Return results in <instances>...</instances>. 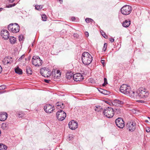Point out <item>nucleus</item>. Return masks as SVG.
I'll return each instance as SVG.
<instances>
[{
	"label": "nucleus",
	"instance_id": "nucleus-47",
	"mask_svg": "<svg viewBox=\"0 0 150 150\" xmlns=\"http://www.w3.org/2000/svg\"><path fill=\"white\" fill-rule=\"evenodd\" d=\"M4 87L3 86H0V90L4 89L5 88H4Z\"/></svg>",
	"mask_w": 150,
	"mask_h": 150
},
{
	"label": "nucleus",
	"instance_id": "nucleus-16",
	"mask_svg": "<svg viewBox=\"0 0 150 150\" xmlns=\"http://www.w3.org/2000/svg\"><path fill=\"white\" fill-rule=\"evenodd\" d=\"M1 35L3 38H4V37L10 38L9 32L6 30H2L1 31Z\"/></svg>",
	"mask_w": 150,
	"mask_h": 150
},
{
	"label": "nucleus",
	"instance_id": "nucleus-6",
	"mask_svg": "<svg viewBox=\"0 0 150 150\" xmlns=\"http://www.w3.org/2000/svg\"><path fill=\"white\" fill-rule=\"evenodd\" d=\"M132 11V8L129 5H125L121 9V12L123 15H128Z\"/></svg>",
	"mask_w": 150,
	"mask_h": 150
},
{
	"label": "nucleus",
	"instance_id": "nucleus-18",
	"mask_svg": "<svg viewBox=\"0 0 150 150\" xmlns=\"http://www.w3.org/2000/svg\"><path fill=\"white\" fill-rule=\"evenodd\" d=\"M130 24V21L129 20H125L122 23V26L125 27L127 28Z\"/></svg>",
	"mask_w": 150,
	"mask_h": 150
},
{
	"label": "nucleus",
	"instance_id": "nucleus-42",
	"mask_svg": "<svg viewBox=\"0 0 150 150\" xmlns=\"http://www.w3.org/2000/svg\"><path fill=\"white\" fill-rule=\"evenodd\" d=\"M44 81L47 83H49V82L50 81V80H48L46 79H45L44 80Z\"/></svg>",
	"mask_w": 150,
	"mask_h": 150
},
{
	"label": "nucleus",
	"instance_id": "nucleus-41",
	"mask_svg": "<svg viewBox=\"0 0 150 150\" xmlns=\"http://www.w3.org/2000/svg\"><path fill=\"white\" fill-rule=\"evenodd\" d=\"M109 40L111 42H113L114 41V38H109Z\"/></svg>",
	"mask_w": 150,
	"mask_h": 150
},
{
	"label": "nucleus",
	"instance_id": "nucleus-21",
	"mask_svg": "<svg viewBox=\"0 0 150 150\" xmlns=\"http://www.w3.org/2000/svg\"><path fill=\"white\" fill-rule=\"evenodd\" d=\"M26 72L28 74L31 75L32 74V69L29 66L27 67L26 69Z\"/></svg>",
	"mask_w": 150,
	"mask_h": 150
},
{
	"label": "nucleus",
	"instance_id": "nucleus-46",
	"mask_svg": "<svg viewBox=\"0 0 150 150\" xmlns=\"http://www.w3.org/2000/svg\"><path fill=\"white\" fill-rule=\"evenodd\" d=\"M57 108L58 109H59V108H60V106H62V105L60 104V105H59V104H57Z\"/></svg>",
	"mask_w": 150,
	"mask_h": 150
},
{
	"label": "nucleus",
	"instance_id": "nucleus-38",
	"mask_svg": "<svg viewBox=\"0 0 150 150\" xmlns=\"http://www.w3.org/2000/svg\"><path fill=\"white\" fill-rule=\"evenodd\" d=\"M25 57V55L24 54L22 55L19 59L18 60L20 61L21 59H22L23 58H24Z\"/></svg>",
	"mask_w": 150,
	"mask_h": 150
},
{
	"label": "nucleus",
	"instance_id": "nucleus-11",
	"mask_svg": "<svg viewBox=\"0 0 150 150\" xmlns=\"http://www.w3.org/2000/svg\"><path fill=\"white\" fill-rule=\"evenodd\" d=\"M44 109L45 112L47 113L52 112L54 110L53 106L50 104H47L44 107Z\"/></svg>",
	"mask_w": 150,
	"mask_h": 150
},
{
	"label": "nucleus",
	"instance_id": "nucleus-56",
	"mask_svg": "<svg viewBox=\"0 0 150 150\" xmlns=\"http://www.w3.org/2000/svg\"><path fill=\"white\" fill-rule=\"evenodd\" d=\"M2 8H0V11H1L2 10Z\"/></svg>",
	"mask_w": 150,
	"mask_h": 150
},
{
	"label": "nucleus",
	"instance_id": "nucleus-36",
	"mask_svg": "<svg viewBox=\"0 0 150 150\" xmlns=\"http://www.w3.org/2000/svg\"><path fill=\"white\" fill-rule=\"evenodd\" d=\"M101 62L102 63V64H103V67L105 66V61L104 60H101Z\"/></svg>",
	"mask_w": 150,
	"mask_h": 150
},
{
	"label": "nucleus",
	"instance_id": "nucleus-19",
	"mask_svg": "<svg viewBox=\"0 0 150 150\" xmlns=\"http://www.w3.org/2000/svg\"><path fill=\"white\" fill-rule=\"evenodd\" d=\"M73 74L71 72H67L66 74V77L68 79H70L72 77L73 78Z\"/></svg>",
	"mask_w": 150,
	"mask_h": 150
},
{
	"label": "nucleus",
	"instance_id": "nucleus-44",
	"mask_svg": "<svg viewBox=\"0 0 150 150\" xmlns=\"http://www.w3.org/2000/svg\"><path fill=\"white\" fill-rule=\"evenodd\" d=\"M98 90L100 92L102 93H103V91L101 90H103V89H102V88H100L99 89H98Z\"/></svg>",
	"mask_w": 150,
	"mask_h": 150
},
{
	"label": "nucleus",
	"instance_id": "nucleus-10",
	"mask_svg": "<svg viewBox=\"0 0 150 150\" xmlns=\"http://www.w3.org/2000/svg\"><path fill=\"white\" fill-rule=\"evenodd\" d=\"M116 125L120 128H123L125 126V122L122 119L118 118L115 120Z\"/></svg>",
	"mask_w": 150,
	"mask_h": 150
},
{
	"label": "nucleus",
	"instance_id": "nucleus-14",
	"mask_svg": "<svg viewBox=\"0 0 150 150\" xmlns=\"http://www.w3.org/2000/svg\"><path fill=\"white\" fill-rule=\"evenodd\" d=\"M13 62L12 59L11 57H6L3 61V62L4 65L8 64H11Z\"/></svg>",
	"mask_w": 150,
	"mask_h": 150
},
{
	"label": "nucleus",
	"instance_id": "nucleus-12",
	"mask_svg": "<svg viewBox=\"0 0 150 150\" xmlns=\"http://www.w3.org/2000/svg\"><path fill=\"white\" fill-rule=\"evenodd\" d=\"M68 125L69 127L72 130L75 129L78 126V123L73 120L69 122Z\"/></svg>",
	"mask_w": 150,
	"mask_h": 150
},
{
	"label": "nucleus",
	"instance_id": "nucleus-29",
	"mask_svg": "<svg viewBox=\"0 0 150 150\" xmlns=\"http://www.w3.org/2000/svg\"><path fill=\"white\" fill-rule=\"evenodd\" d=\"M103 91V94L105 95H109L110 93V92L109 91H108L107 90H105L103 89V90H102Z\"/></svg>",
	"mask_w": 150,
	"mask_h": 150
},
{
	"label": "nucleus",
	"instance_id": "nucleus-60",
	"mask_svg": "<svg viewBox=\"0 0 150 150\" xmlns=\"http://www.w3.org/2000/svg\"><path fill=\"white\" fill-rule=\"evenodd\" d=\"M59 1H62V0H59Z\"/></svg>",
	"mask_w": 150,
	"mask_h": 150
},
{
	"label": "nucleus",
	"instance_id": "nucleus-3",
	"mask_svg": "<svg viewBox=\"0 0 150 150\" xmlns=\"http://www.w3.org/2000/svg\"><path fill=\"white\" fill-rule=\"evenodd\" d=\"M82 63L85 65H88L92 62V57L88 52H83L82 55Z\"/></svg>",
	"mask_w": 150,
	"mask_h": 150
},
{
	"label": "nucleus",
	"instance_id": "nucleus-26",
	"mask_svg": "<svg viewBox=\"0 0 150 150\" xmlns=\"http://www.w3.org/2000/svg\"><path fill=\"white\" fill-rule=\"evenodd\" d=\"M8 125L5 123H3L1 125V128L3 129H6L8 127Z\"/></svg>",
	"mask_w": 150,
	"mask_h": 150
},
{
	"label": "nucleus",
	"instance_id": "nucleus-35",
	"mask_svg": "<svg viewBox=\"0 0 150 150\" xmlns=\"http://www.w3.org/2000/svg\"><path fill=\"white\" fill-rule=\"evenodd\" d=\"M101 35L103 36V38H105V36H107L105 35V33L103 32V31H102L100 32Z\"/></svg>",
	"mask_w": 150,
	"mask_h": 150
},
{
	"label": "nucleus",
	"instance_id": "nucleus-57",
	"mask_svg": "<svg viewBox=\"0 0 150 150\" xmlns=\"http://www.w3.org/2000/svg\"><path fill=\"white\" fill-rule=\"evenodd\" d=\"M145 121L147 122H148V121L147 120H146Z\"/></svg>",
	"mask_w": 150,
	"mask_h": 150
},
{
	"label": "nucleus",
	"instance_id": "nucleus-28",
	"mask_svg": "<svg viewBox=\"0 0 150 150\" xmlns=\"http://www.w3.org/2000/svg\"><path fill=\"white\" fill-rule=\"evenodd\" d=\"M85 21L87 23H89L90 22H94V23L95 22L92 19L87 18L85 19Z\"/></svg>",
	"mask_w": 150,
	"mask_h": 150
},
{
	"label": "nucleus",
	"instance_id": "nucleus-15",
	"mask_svg": "<svg viewBox=\"0 0 150 150\" xmlns=\"http://www.w3.org/2000/svg\"><path fill=\"white\" fill-rule=\"evenodd\" d=\"M8 117V114L6 112L0 113V121H5Z\"/></svg>",
	"mask_w": 150,
	"mask_h": 150
},
{
	"label": "nucleus",
	"instance_id": "nucleus-43",
	"mask_svg": "<svg viewBox=\"0 0 150 150\" xmlns=\"http://www.w3.org/2000/svg\"><path fill=\"white\" fill-rule=\"evenodd\" d=\"M85 34L86 37H88L89 36V34L88 32H86Z\"/></svg>",
	"mask_w": 150,
	"mask_h": 150
},
{
	"label": "nucleus",
	"instance_id": "nucleus-2",
	"mask_svg": "<svg viewBox=\"0 0 150 150\" xmlns=\"http://www.w3.org/2000/svg\"><path fill=\"white\" fill-rule=\"evenodd\" d=\"M149 95L148 91L145 88H140L135 93V97L137 98H145L148 96Z\"/></svg>",
	"mask_w": 150,
	"mask_h": 150
},
{
	"label": "nucleus",
	"instance_id": "nucleus-34",
	"mask_svg": "<svg viewBox=\"0 0 150 150\" xmlns=\"http://www.w3.org/2000/svg\"><path fill=\"white\" fill-rule=\"evenodd\" d=\"M59 104V105H60V104L62 105V106H60V108L62 109H63L64 108V105L62 103H58L57 104V105L58 104Z\"/></svg>",
	"mask_w": 150,
	"mask_h": 150
},
{
	"label": "nucleus",
	"instance_id": "nucleus-30",
	"mask_svg": "<svg viewBox=\"0 0 150 150\" xmlns=\"http://www.w3.org/2000/svg\"><path fill=\"white\" fill-rule=\"evenodd\" d=\"M102 107L100 106H96L95 109V110L97 111H99L101 109H102Z\"/></svg>",
	"mask_w": 150,
	"mask_h": 150
},
{
	"label": "nucleus",
	"instance_id": "nucleus-7",
	"mask_svg": "<svg viewBox=\"0 0 150 150\" xmlns=\"http://www.w3.org/2000/svg\"><path fill=\"white\" fill-rule=\"evenodd\" d=\"M42 61L38 56H33L32 59L33 64L35 66L39 67L42 65Z\"/></svg>",
	"mask_w": 150,
	"mask_h": 150
},
{
	"label": "nucleus",
	"instance_id": "nucleus-59",
	"mask_svg": "<svg viewBox=\"0 0 150 150\" xmlns=\"http://www.w3.org/2000/svg\"><path fill=\"white\" fill-rule=\"evenodd\" d=\"M148 118L150 119V117H148Z\"/></svg>",
	"mask_w": 150,
	"mask_h": 150
},
{
	"label": "nucleus",
	"instance_id": "nucleus-37",
	"mask_svg": "<svg viewBox=\"0 0 150 150\" xmlns=\"http://www.w3.org/2000/svg\"><path fill=\"white\" fill-rule=\"evenodd\" d=\"M73 36L75 38H78L79 36L78 34L77 33H74L73 35Z\"/></svg>",
	"mask_w": 150,
	"mask_h": 150
},
{
	"label": "nucleus",
	"instance_id": "nucleus-23",
	"mask_svg": "<svg viewBox=\"0 0 150 150\" xmlns=\"http://www.w3.org/2000/svg\"><path fill=\"white\" fill-rule=\"evenodd\" d=\"M15 72L16 73L19 74H22V70L18 67L15 69Z\"/></svg>",
	"mask_w": 150,
	"mask_h": 150
},
{
	"label": "nucleus",
	"instance_id": "nucleus-58",
	"mask_svg": "<svg viewBox=\"0 0 150 150\" xmlns=\"http://www.w3.org/2000/svg\"><path fill=\"white\" fill-rule=\"evenodd\" d=\"M10 38H15V37H14V36H11Z\"/></svg>",
	"mask_w": 150,
	"mask_h": 150
},
{
	"label": "nucleus",
	"instance_id": "nucleus-5",
	"mask_svg": "<svg viewBox=\"0 0 150 150\" xmlns=\"http://www.w3.org/2000/svg\"><path fill=\"white\" fill-rule=\"evenodd\" d=\"M114 110L111 107H108L105 109L103 112L104 115L108 118L112 117L114 115Z\"/></svg>",
	"mask_w": 150,
	"mask_h": 150
},
{
	"label": "nucleus",
	"instance_id": "nucleus-24",
	"mask_svg": "<svg viewBox=\"0 0 150 150\" xmlns=\"http://www.w3.org/2000/svg\"><path fill=\"white\" fill-rule=\"evenodd\" d=\"M56 74H58V75H57L56 76V74L54 76V77L57 79L59 78V77H60L61 75V73L60 72V71L59 70H57L56 73Z\"/></svg>",
	"mask_w": 150,
	"mask_h": 150
},
{
	"label": "nucleus",
	"instance_id": "nucleus-33",
	"mask_svg": "<svg viewBox=\"0 0 150 150\" xmlns=\"http://www.w3.org/2000/svg\"><path fill=\"white\" fill-rule=\"evenodd\" d=\"M16 5V4L15 3H14L13 4H9L8 5H7L6 6L8 8H10L15 6Z\"/></svg>",
	"mask_w": 150,
	"mask_h": 150
},
{
	"label": "nucleus",
	"instance_id": "nucleus-32",
	"mask_svg": "<svg viewBox=\"0 0 150 150\" xmlns=\"http://www.w3.org/2000/svg\"><path fill=\"white\" fill-rule=\"evenodd\" d=\"M42 18L43 21H45L47 20V16L45 15H43L42 16Z\"/></svg>",
	"mask_w": 150,
	"mask_h": 150
},
{
	"label": "nucleus",
	"instance_id": "nucleus-1",
	"mask_svg": "<svg viewBox=\"0 0 150 150\" xmlns=\"http://www.w3.org/2000/svg\"><path fill=\"white\" fill-rule=\"evenodd\" d=\"M120 91L123 93L131 98L135 97V92L132 91L130 87L127 84H122L120 88Z\"/></svg>",
	"mask_w": 150,
	"mask_h": 150
},
{
	"label": "nucleus",
	"instance_id": "nucleus-31",
	"mask_svg": "<svg viewBox=\"0 0 150 150\" xmlns=\"http://www.w3.org/2000/svg\"><path fill=\"white\" fill-rule=\"evenodd\" d=\"M107 47V43H104V44L103 47V48L102 50L104 52L105 51V50H106Z\"/></svg>",
	"mask_w": 150,
	"mask_h": 150
},
{
	"label": "nucleus",
	"instance_id": "nucleus-51",
	"mask_svg": "<svg viewBox=\"0 0 150 150\" xmlns=\"http://www.w3.org/2000/svg\"><path fill=\"white\" fill-rule=\"evenodd\" d=\"M107 84H106V83H104L103 84V86H105V85H106Z\"/></svg>",
	"mask_w": 150,
	"mask_h": 150
},
{
	"label": "nucleus",
	"instance_id": "nucleus-27",
	"mask_svg": "<svg viewBox=\"0 0 150 150\" xmlns=\"http://www.w3.org/2000/svg\"><path fill=\"white\" fill-rule=\"evenodd\" d=\"M43 7V6L42 5H35V8L38 11L41 10Z\"/></svg>",
	"mask_w": 150,
	"mask_h": 150
},
{
	"label": "nucleus",
	"instance_id": "nucleus-52",
	"mask_svg": "<svg viewBox=\"0 0 150 150\" xmlns=\"http://www.w3.org/2000/svg\"><path fill=\"white\" fill-rule=\"evenodd\" d=\"M139 101L140 102H141V103H143V102H144V101L141 100H139Z\"/></svg>",
	"mask_w": 150,
	"mask_h": 150
},
{
	"label": "nucleus",
	"instance_id": "nucleus-45",
	"mask_svg": "<svg viewBox=\"0 0 150 150\" xmlns=\"http://www.w3.org/2000/svg\"><path fill=\"white\" fill-rule=\"evenodd\" d=\"M71 19L73 21H74L76 19V18L74 17H72L71 18Z\"/></svg>",
	"mask_w": 150,
	"mask_h": 150
},
{
	"label": "nucleus",
	"instance_id": "nucleus-9",
	"mask_svg": "<svg viewBox=\"0 0 150 150\" xmlns=\"http://www.w3.org/2000/svg\"><path fill=\"white\" fill-rule=\"evenodd\" d=\"M66 116V113L62 110H59L56 113V117L57 119L59 121L64 120Z\"/></svg>",
	"mask_w": 150,
	"mask_h": 150
},
{
	"label": "nucleus",
	"instance_id": "nucleus-40",
	"mask_svg": "<svg viewBox=\"0 0 150 150\" xmlns=\"http://www.w3.org/2000/svg\"><path fill=\"white\" fill-rule=\"evenodd\" d=\"M104 83H106V84H107L108 83L107 82V79L106 78H105L104 79Z\"/></svg>",
	"mask_w": 150,
	"mask_h": 150
},
{
	"label": "nucleus",
	"instance_id": "nucleus-49",
	"mask_svg": "<svg viewBox=\"0 0 150 150\" xmlns=\"http://www.w3.org/2000/svg\"><path fill=\"white\" fill-rule=\"evenodd\" d=\"M2 71V68L1 66H0V73Z\"/></svg>",
	"mask_w": 150,
	"mask_h": 150
},
{
	"label": "nucleus",
	"instance_id": "nucleus-53",
	"mask_svg": "<svg viewBox=\"0 0 150 150\" xmlns=\"http://www.w3.org/2000/svg\"><path fill=\"white\" fill-rule=\"evenodd\" d=\"M24 38H19V40L20 41H21V40H22V39H23Z\"/></svg>",
	"mask_w": 150,
	"mask_h": 150
},
{
	"label": "nucleus",
	"instance_id": "nucleus-13",
	"mask_svg": "<svg viewBox=\"0 0 150 150\" xmlns=\"http://www.w3.org/2000/svg\"><path fill=\"white\" fill-rule=\"evenodd\" d=\"M73 79L76 81H82L83 79V76L80 74H74L73 76Z\"/></svg>",
	"mask_w": 150,
	"mask_h": 150
},
{
	"label": "nucleus",
	"instance_id": "nucleus-17",
	"mask_svg": "<svg viewBox=\"0 0 150 150\" xmlns=\"http://www.w3.org/2000/svg\"><path fill=\"white\" fill-rule=\"evenodd\" d=\"M123 101L118 99H115L113 102V104L116 106H119L123 103Z\"/></svg>",
	"mask_w": 150,
	"mask_h": 150
},
{
	"label": "nucleus",
	"instance_id": "nucleus-48",
	"mask_svg": "<svg viewBox=\"0 0 150 150\" xmlns=\"http://www.w3.org/2000/svg\"><path fill=\"white\" fill-rule=\"evenodd\" d=\"M18 38H23V36L22 35H19Z\"/></svg>",
	"mask_w": 150,
	"mask_h": 150
},
{
	"label": "nucleus",
	"instance_id": "nucleus-25",
	"mask_svg": "<svg viewBox=\"0 0 150 150\" xmlns=\"http://www.w3.org/2000/svg\"><path fill=\"white\" fill-rule=\"evenodd\" d=\"M10 41L12 44L15 43L16 41V38H9Z\"/></svg>",
	"mask_w": 150,
	"mask_h": 150
},
{
	"label": "nucleus",
	"instance_id": "nucleus-8",
	"mask_svg": "<svg viewBox=\"0 0 150 150\" xmlns=\"http://www.w3.org/2000/svg\"><path fill=\"white\" fill-rule=\"evenodd\" d=\"M136 122L133 121L132 120L130 122H128L127 125L126 127L129 131L131 132L134 131L136 127Z\"/></svg>",
	"mask_w": 150,
	"mask_h": 150
},
{
	"label": "nucleus",
	"instance_id": "nucleus-22",
	"mask_svg": "<svg viewBox=\"0 0 150 150\" xmlns=\"http://www.w3.org/2000/svg\"><path fill=\"white\" fill-rule=\"evenodd\" d=\"M7 148V147L5 145L3 144H0V150H6Z\"/></svg>",
	"mask_w": 150,
	"mask_h": 150
},
{
	"label": "nucleus",
	"instance_id": "nucleus-54",
	"mask_svg": "<svg viewBox=\"0 0 150 150\" xmlns=\"http://www.w3.org/2000/svg\"><path fill=\"white\" fill-rule=\"evenodd\" d=\"M20 114H18V115L19 117H21V116H20Z\"/></svg>",
	"mask_w": 150,
	"mask_h": 150
},
{
	"label": "nucleus",
	"instance_id": "nucleus-39",
	"mask_svg": "<svg viewBox=\"0 0 150 150\" xmlns=\"http://www.w3.org/2000/svg\"><path fill=\"white\" fill-rule=\"evenodd\" d=\"M146 132H150V128L149 127H147L146 129Z\"/></svg>",
	"mask_w": 150,
	"mask_h": 150
},
{
	"label": "nucleus",
	"instance_id": "nucleus-20",
	"mask_svg": "<svg viewBox=\"0 0 150 150\" xmlns=\"http://www.w3.org/2000/svg\"><path fill=\"white\" fill-rule=\"evenodd\" d=\"M47 71L45 69H44L43 68H41L40 69V73L42 75L45 77H48L49 76L48 75H45V73H46Z\"/></svg>",
	"mask_w": 150,
	"mask_h": 150
},
{
	"label": "nucleus",
	"instance_id": "nucleus-55",
	"mask_svg": "<svg viewBox=\"0 0 150 150\" xmlns=\"http://www.w3.org/2000/svg\"><path fill=\"white\" fill-rule=\"evenodd\" d=\"M4 38L5 40H7L8 39V38Z\"/></svg>",
	"mask_w": 150,
	"mask_h": 150
},
{
	"label": "nucleus",
	"instance_id": "nucleus-50",
	"mask_svg": "<svg viewBox=\"0 0 150 150\" xmlns=\"http://www.w3.org/2000/svg\"><path fill=\"white\" fill-rule=\"evenodd\" d=\"M14 0H8L9 2H10V3H13Z\"/></svg>",
	"mask_w": 150,
	"mask_h": 150
},
{
	"label": "nucleus",
	"instance_id": "nucleus-4",
	"mask_svg": "<svg viewBox=\"0 0 150 150\" xmlns=\"http://www.w3.org/2000/svg\"><path fill=\"white\" fill-rule=\"evenodd\" d=\"M8 30L13 33H17L20 30V27L17 23H11L9 25Z\"/></svg>",
	"mask_w": 150,
	"mask_h": 150
}]
</instances>
